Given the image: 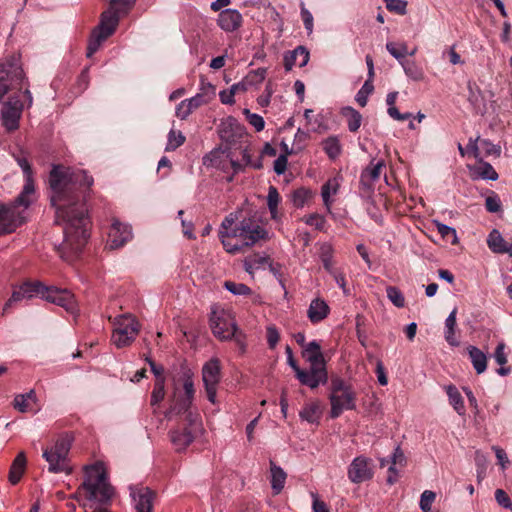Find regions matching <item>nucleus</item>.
I'll return each instance as SVG.
<instances>
[{"instance_id":"23","label":"nucleus","mask_w":512,"mask_h":512,"mask_svg":"<svg viewBox=\"0 0 512 512\" xmlns=\"http://www.w3.org/2000/svg\"><path fill=\"white\" fill-rule=\"evenodd\" d=\"M303 357L311 367L326 368L321 346L317 341H311L305 345Z\"/></svg>"},{"instance_id":"16","label":"nucleus","mask_w":512,"mask_h":512,"mask_svg":"<svg viewBox=\"0 0 512 512\" xmlns=\"http://www.w3.org/2000/svg\"><path fill=\"white\" fill-rule=\"evenodd\" d=\"M243 16L237 9L226 8L217 16V26L226 33L238 31L243 26Z\"/></svg>"},{"instance_id":"4","label":"nucleus","mask_w":512,"mask_h":512,"mask_svg":"<svg viewBox=\"0 0 512 512\" xmlns=\"http://www.w3.org/2000/svg\"><path fill=\"white\" fill-rule=\"evenodd\" d=\"M135 2L136 0H110L108 9L102 13L101 21L91 35L87 57H91L102 42L114 33L120 17L128 14Z\"/></svg>"},{"instance_id":"37","label":"nucleus","mask_w":512,"mask_h":512,"mask_svg":"<svg viewBox=\"0 0 512 512\" xmlns=\"http://www.w3.org/2000/svg\"><path fill=\"white\" fill-rule=\"evenodd\" d=\"M446 392H447V395L449 398V403L453 406L455 411L459 415H464L465 411H466L465 405H464L463 398H462L460 392L458 391V389L454 385H448L446 387Z\"/></svg>"},{"instance_id":"42","label":"nucleus","mask_w":512,"mask_h":512,"mask_svg":"<svg viewBox=\"0 0 512 512\" xmlns=\"http://www.w3.org/2000/svg\"><path fill=\"white\" fill-rule=\"evenodd\" d=\"M270 264V259L267 256L254 255L250 258H247L244 262L245 270L249 274H253L254 270H257L265 265Z\"/></svg>"},{"instance_id":"6","label":"nucleus","mask_w":512,"mask_h":512,"mask_svg":"<svg viewBox=\"0 0 512 512\" xmlns=\"http://www.w3.org/2000/svg\"><path fill=\"white\" fill-rule=\"evenodd\" d=\"M329 400L331 418H338L343 411L356 408V393L351 385L341 378L332 380Z\"/></svg>"},{"instance_id":"5","label":"nucleus","mask_w":512,"mask_h":512,"mask_svg":"<svg viewBox=\"0 0 512 512\" xmlns=\"http://www.w3.org/2000/svg\"><path fill=\"white\" fill-rule=\"evenodd\" d=\"M80 490L90 502L104 504L110 501L114 490L108 483L107 473L102 463H95L86 467L85 479Z\"/></svg>"},{"instance_id":"35","label":"nucleus","mask_w":512,"mask_h":512,"mask_svg":"<svg viewBox=\"0 0 512 512\" xmlns=\"http://www.w3.org/2000/svg\"><path fill=\"white\" fill-rule=\"evenodd\" d=\"M467 350L475 371L478 374H482L483 372H485L487 368L486 354L475 346H469Z\"/></svg>"},{"instance_id":"19","label":"nucleus","mask_w":512,"mask_h":512,"mask_svg":"<svg viewBox=\"0 0 512 512\" xmlns=\"http://www.w3.org/2000/svg\"><path fill=\"white\" fill-rule=\"evenodd\" d=\"M132 238V230L131 227L127 224L120 223L119 221H114L111 225L107 246L110 249H117L122 247L125 243H127Z\"/></svg>"},{"instance_id":"62","label":"nucleus","mask_w":512,"mask_h":512,"mask_svg":"<svg viewBox=\"0 0 512 512\" xmlns=\"http://www.w3.org/2000/svg\"><path fill=\"white\" fill-rule=\"evenodd\" d=\"M311 497L313 499V503H312L313 512H330L326 503L319 499L317 493L311 492Z\"/></svg>"},{"instance_id":"2","label":"nucleus","mask_w":512,"mask_h":512,"mask_svg":"<svg viewBox=\"0 0 512 512\" xmlns=\"http://www.w3.org/2000/svg\"><path fill=\"white\" fill-rule=\"evenodd\" d=\"M233 214L225 217L219 229V238L226 252L237 254L254 246L257 242L269 240V232L261 225L256 216L242 219L234 225Z\"/></svg>"},{"instance_id":"58","label":"nucleus","mask_w":512,"mask_h":512,"mask_svg":"<svg viewBox=\"0 0 512 512\" xmlns=\"http://www.w3.org/2000/svg\"><path fill=\"white\" fill-rule=\"evenodd\" d=\"M437 231L443 238H452V243L456 242L457 234L454 228L442 223H437Z\"/></svg>"},{"instance_id":"18","label":"nucleus","mask_w":512,"mask_h":512,"mask_svg":"<svg viewBox=\"0 0 512 512\" xmlns=\"http://www.w3.org/2000/svg\"><path fill=\"white\" fill-rule=\"evenodd\" d=\"M297 379L302 385L311 389L317 388L320 384H325L328 380L326 368L309 367V370L297 368L295 373Z\"/></svg>"},{"instance_id":"64","label":"nucleus","mask_w":512,"mask_h":512,"mask_svg":"<svg viewBox=\"0 0 512 512\" xmlns=\"http://www.w3.org/2000/svg\"><path fill=\"white\" fill-rule=\"evenodd\" d=\"M193 110L187 105L186 101L183 100L176 107V116L182 120L186 119Z\"/></svg>"},{"instance_id":"41","label":"nucleus","mask_w":512,"mask_h":512,"mask_svg":"<svg viewBox=\"0 0 512 512\" xmlns=\"http://www.w3.org/2000/svg\"><path fill=\"white\" fill-rule=\"evenodd\" d=\"M386 49L400 64L405 61V57L408 55V48L405 43L387 42Z\"/></svg>"},{"instance_id":"12","label":"nucleus","mask_w":512,"mask_h":512,"mask_svg":"<svg viewBox=\"0 0 512 512\" xmlns=\"http://www.w3.org/2000/svg\"><path fill=\"white\" fill-rule=\"evenodd\" d=\"M220 362L218 359L213 358L204 364L202 368V380L204 383L205 391L208 400L216 403L217 387L220 382Z\"/></svg>"},{"instance_id":"28","label":"nucleus","mask_w":512,"mask_h":512,"mask_svg":"<svg viewBox=\"0 0 512 512\" xmlns=\"http://www.w3.org/2000/svg\"><path fill=\"white\" fill-rule=\"evenodd\" d=\"M36 401L37 397L34 390H30L25 394L17 395L14 398L13 406L16 410H18L21 413H35L37 411Z\"/></svg>"},{"instance_id":"36","label":"nucleus","mask_w":512,"mask_h":512,"mask_svg":"<svg viewBox=\"0 0 512 512\" xmlns=\"http://www.w3.org/2000/svg\"><path fill=\"white\" fill-rule=\"evenodd\" d=\"M474 178H481L495 181L498 179V174L491 164L487 162H480L477 166L471 168Z\"/></svg>"},{"instance_id":"14","label":"nucleus","mask_w":512,"mask_h":512,"mask_svg":"<svg viewBox=\"0 0 512 512\" xmlns=\"http://www.w3.org/2000/svg\"><path fill=\"white\" fill-rule=\"evenodd\" d=\"M204 164L228 172L233 171L236 174L243 170V164L232 159L228 152L223 150H214L204 158Z\"/></svg>"},{"instance_id":"40","label":"nucleus","mask_w":512,"mask_h":512,"mask_svg":"<svg viewBox=\"0 0 512 512\" xmlns=\"http://www.w3.org/2000/svg\"><path fill=\"white\" fill-rule=\"evenodd\" d=\"M401 66L407 77L412 79L413 81H422L425 77L424 71L421 67H419L414 61L401 62Z\"/></svg>"},{"instance_id":"33","label":"nucleus","mask_w":512,"mask_h":512,"mask_svg":"<svg viewBox=\"0 0 512 512\" xmlns=\"http://www.w3.org/2000/svg\"><path fill=\"white\" fill-rule=\"evenodd\" d=\"M456 316H457V308L455 307L448 317L445 320V332L444 337L447 343L450 346L457 347L459 346V341L457 340L456 333Z\"/></svg>"},{"instance_id":"45","label":"nucleus","mask_w":512,"mask_h":512,"mask_svg":"<svg viewBox=\"0 0 512 512\" xmlns=\"http://www.w3.org/2000/svg\"><path fill=\"white\" fill-rule=\"evenodd\" d=\"M165 396V389H164V377H160L156 379L154 388L151 394V405L156 406L158 405Z\"/></svg>"},{"instance_id":"1","label":"nucleus","mask_w":512,"mask_h":512,"mask_svg":"<svg viewBox=\"0 0 512 512\" xmlns=\"http://www.w3.org/2000/svg\"><path fill=\"white\" fill-rule=\"evenodd\" d=\"M92 184V177L83 170L54 165L50 172V200L55 208L56 223L63 227L64 233L59 251L66 261H72L87 243L88 219L83 195Z\"/></svg>"},{"instance_id":"15","label":"nucleus","mask_w":512,"mask_h":512,"mask_svg":"<svg viewBox=\"0 0 512 512\" xmlns=\"http://www.w3.org/2000/svg\"><path fill=\"white\" fill-rule=\"evenodd\" d=\"M373 477V469L371 460L358 456L349 465L348 478L352 483H362L370 480Z\"/></svg>"},{"instance_id":"27","label":"nucleus","mask_w":512,"mask_h":512,"mask_svg":"<svg viewBox=\"0 0 512 512\" xmlns=\"http://www.w3.org/2000/svg\"><path fill=\"white\" fill-rule=\"evenodd\" d=\"M467 149L472 151L475 157H479L482 153L493 156H499L501 153L499 146L492 144L488 140L479 141V138H476L475 140L470 139Z\"/></svg>"},{"instance_id":"21","label":"nucleus","mask_w":512,"mask_h":512,"mask_svg":"<svg viewBox=\"0 0 512 512\" xmlns=\"http://www.w3.org/2000/svg\"><path fill=\"white\" fill-rule=\"evenodd\" d=\"M385 167L383 160L376 163L373 161L361 173L360 183L365 190H371L373 184L380 178L382 170Z\"/></svg>"},{"instance_id":"3","label":"nucleus","mask_w":512,"mask_h":512,"mask_svg":"<svg viewBox=\"0 0 512 512\" xmlns=\"http://www.w3.org/2000/svg\"><path fill=\"white\" fill-rule=\"evenodd\" d=\"M34 296H40L42 299L61 306L71 313L76 311V300L70 291L56 287H47L40 282H28L20 286L6 302L4 310L15 302L30 299Z\"/></svg>"},{"instance_id":"20","label":"nucleus","mask_w":512,"mask_h":512,"mask_svg":"<svg viewBox=\"0 0 512 512\" xmlns=\"http://www.w3.org/2000/svg\"><path fill=\"white\" fill-rule=\"evenodd\" d=\"M21 111L22 106L18 101H9L3 105L1 110L2 123L7 130L12 131L18 128Z\"/></svg>"},{"instance_id":"25","label":"nucleus","mask_w":512,"mask_h":512,"mask_svg":"<svg viewBox=\"0 0 512 512\" xmlns=\"http://www.w3.org/2000/svg\"><path fill=\"white\" fill-rule=\"evenodd\" d=\"M487 245L491 251L498 254H508L512 256V242H507L501 233L494 229L487 238Z\"/></svg>"},{"instance_id":"48","label":"nucleus","mask_w":512,"mask_h":512,"mask_svg":"<svg viewBox=\"0 0 512 512\" xmlns=\"http://www.w3.org/2000/svg\"><path fill=\"white\" fill-rule=\"evenodd\" d=\"M310 198L311 192L308 189L299 188L294 191L292 195V202L295 207L302 208Z\"/></svg>"},{"instance_id":"55","label":"nucleus","mask_w":512,"mask_h":512,"mask_svg":"<svg viewBox=\"0 0 512 512\" xmlns=\"http://www.w3.org/2000/svg\"><path fill=\"white\" fill-rule=\"evenodd\" d=\"M301 18L304 23V27L307 30L308 35L312 34L314 27V19L311 12L305 7V4L301 3Z\"/></svg>"},{"instance_id":"39","label":"nucleus","mask_w":512,"mask_h":512,"mask_svg":"<svg viewBox=\"0 0 512 512\" xmlns=\"http://www.w3.org/2000/svg\"><path fill=\"white\" fill-rule=\"evenodd\" d=\"M342 114L347 118L348 129L351 132H356L361 126V114L352 107H345L342 110Z\"/></svg>"},{"instance_id":"53","label":"nucleus","mask_w":512,"mask_h":512,"mask_svg":"<svg viewBox=\"0 0 512 512\" xmlns=\"http://www.w3.org/2000/svg\"><path fill=\"white\" fill-rule=\"evenodd\" d=\"M436 498V494L431 490H425L421 494L420 508L423 512H430L432 504Z\"/></svg>"},{"instance_id":"60","label":"nucleus","mask_w":512,"mask_h":512,"mask_svg":"<svg viewBox=\"0 0 512 512\" xmlns=\"http://www.w3.org/2000/svg\"><path fill=\"white\" fill-rule=\"evenodd\" d=\"M495 499L500 506L506 509H512V502L510 500V497L504 490L497 489L495 491Z\"/></svg>"},{"instance_id":"7","label":"nucleus","mask_w":512,"mask_h":512,"mask_svg":"<svg viewBox=\"0 0 512 512\" xmlns=\"http://www.w3.org/2000/svg\"><path fill=\"white\" fill-rule=\"evenodd\" d=\"M183 427L171 431L170 439L177 451L186 449L195 439V436L201 430V421L199 415L194 412L180 414Z\"/></svg>"},{"instance_id":"51","label":"nucleus","mask_w":512,"mask_h":512,"mask_svg":"<svg viewBox=\"0 0 512 512\" xmlns=\"http://www.w3.org/2000/svg\"><path fill=\"white\" fill-rule=\"evenodd\" d=\"M242 161L245 166H249L254 169L262 168V157L258 156L256 159H253L251 150L248 147L242 151Z\"/></svg>"},{"instance_id":"31","label":"nucleus","mask_w":512,"mask_h":512,"mask_svg":"<svg viewBox=\"0 0 512 512\" xmlns=\"http://www.w3.org/2000/svg\"><path fill=\"white\" fill-rule=\"evenodd\" d=\"M340 188V178L334 177L329 179L321 189V196L324 202L325 207L328 211L331 209V204L333 202L332 196L338 193Z\"/></svg>"},{"instance_id":"38","label":"nucleus","mask_w":512,"mask_h":512,"mask_svg":"<svg viewBox=\"0 0 512 512\" xmlns=\"http://www.w3.org/2000/svg\"><path fill=\"white\" fill-rule=\"evenodd\" d=\"M505 344L503 342H500L493 354V358L496 361L498 365L501 367L497 370V373L501 376H506L511 372L510 367H504V365L507 363V355L505 353Z\"/></svg>"},{"instance_id":"13","label":"nucleus","mask_w":512,"mask_h":512,"mask_svg":"<svg viewBox=\"0 0 512 512\" xmlns=\"http://www.w3.org/2000/svg\"><path fill=\"white\" fill-rule=\"evenodd\" d=\"M23 221L22 211L17 210L15 205H0V236L14 232Z\"/></svg>"},{"instance_id":"57","label":"nucleus","mask_w":512,"mask_h":512,"mask_svg":"<svg viewBox=\"0 0 512 512\" xmlns=\"http://www.w3.org/2000/svg\"><path fill=\"white\" fill-rule=\"evenodd\" d=\"M198 94L202 96L206 103H209L215 97V87L211 83L202 80Z\"/></svg>"},{"instance_id":"32","label":"nucleus","mask_w":512,"mask_h":512,"mask_svg":"<svg viewBox=\"0 0 512 512\" xmlns=\"http://www.w3.org/2000/svg\"><path fill=\"white\" fill-rule=\"evenodd\" d=\"M316 246L318 247V256L323 263L324 269L327 272H332V269H334V262H333V255H334V248L333 246L328 242H320L317 243Z\"/></svg>"},{"instance_id":"11","label":"nucleus","mask_w":512,"mask_h":512,"mask_svg":"<svg viewBox=\"0 0 512 512\" xmlns=\"http://www.w3.org/2000/svg\"><path fill=\"white\" fill-rule=\"evenodd\" d=\"M183 391H184V395L180 396L177 394V388H175L174 403L166 414V417L168 419H172L173 417L180 415V414H186V413L192 412L190 410V407L192 404L195 390H194L193 380L190 376L184 377Z\"/></svg>"},{"instance_id":"9","label":"nucleus","mask_w":512,"mask_h":512,"mask_svg":"<svg viewBox=\"0 0 512 512\" xmlns=\"http://www.w3.org/2000/svg\"><path fill=\"white\" fill-rule=\"evenodd\" d=\"M112 343L117 348L131 345L139 333L140 325L136 318L130 314L120 315L113 320Z\"/></svg>"},{"instance_id":"22","label":"nucleus","mask_w":512,"mask_h":512,"mask_svg":"<svg viewBox=\"0 0 512 512\" xmlns=\"http://www.w3.org/2000/svg\"><path fill=\"white\" fill-rule=\"evenodd\" d=\"M36 190L33 180L25 181L23 189L14 202L15 208L20 211L26 210L36 200Z\"/></svg>"},{"instance_id":"50","label":"nucleus","mask_w":512,"mask_h":512,"mask_svg":"<svg viewBox=\"0 0 512 512\" xmlns=\"http://www.w3.org/2000/svg\"><path fill=\"white\" fill-rule=\"evenodd\" d=\"M302 221L306 225L314 227L317 230H323L324 226H325V223H326V220H325L324 216H322L320 214H317V213H313V214H310L308 216H304L302 218Z\"/></svg>"},{"instance_id":"17","label":"nucleus","mask_w":512,"mask_h":512,"mask_svg":"<svg viewBox=\"0 0 512 512\" xmlns=\"http://www.w3.org/2000/svg\"><path fill=\"white\" fill-rule=\"evenodd\" d=\"M130 495L134 502L136 512H152L154 492L145 486H131Z\"/></svg>"},{"instance_id":"34","label":"nucleus","mask_w":512,"mask_h":512,"mask_svg":"<svg viewBox=\"0 0 512 512\" xmlns=\"http://www.w3.org/2000/svg\"><path fill=\"white\" fill-rule=\"evenodd\" d=\"M270 472H271V487L274 494H279L285 485L287 474L285 471L277 466L275 463H270Z\"/></svg>"},{"instance_id":"46","label":"nucleus","mask_w":512,"mask_h":512,"mask_svg":"<svg viewBox=\"0 0 512 512\" xmlns=\"http://www.w3.org/2000/svg\"><path fill=\"white\" fill-rule=\"evenodd\" d=\"M374 86L370 80H366L361 89L356 94V101L361 106L364 107L367 104L368 96L373 92Z\"/></svg>"},{"instance_id":"10","label":"nucleus","mask_w":512,"mask_h":512,"mask_svg":"<svg viewBox=\"0 0 512 512\" xmlns=\"http://www.w3.org/2000/svg\"><path fill=\"white\" fill-rule=\"evenodd\" d=\"M210 325L213 334L220 340L231 339L236 331V325L230 314L223 309L214 308L211 312Z\"/></svg>"},{"instance_id":"47","label":"nucleus","mask_w":512,"mask_h":512,"mask_svg":"<svg viewBox=\"0 0 512 512\" xmlns=\"http://www.w3.org/2000/svg\"><path fill=\"white\" fill-rule=\"evenodd\" d=\"M386 293L388 299L398 308H402L405 306V298L403 293L394 286H388L386 288Z\"/></svg>"},{"instance_id":"29","label":"nucleus","mask_w":512,"mask_h":512,"mask_svg":"<svg viewBox=\"0 0 512 512\" xmlns=\"http://www.w3.org/2000/svg\"><path fill=\"white\" fill-rule=\"evenodd\" d=\"M27 465L25 453L22 451L13 460L9 470V482L16 485L22 478Z\"/></svg>"},{"instance_id":"63","label":"nucleus","mask_w":512,"mask_h":512,"mask_svg":"<svg viewBox=\"0 0 512 512\" xmlns=\"http://www.w3.org/2000/svg\"><path fill=\"white\" fill-rule=\"evenodd\" d=\"M280 203V195L274 186H270L267 195L268 208L278 206Z\"/></svg>"},{"instance_id":"56","label":"nucleus","mask_w":512,"mask_h":512,"mask_svg":"<svg viewBox=\"0 0 512 512\" xmlns=\"http://www.w3.org/2000/svg\"><path fill=\"white\" fill-rule=\"evenodd\" d=\"M386 8L390 11L396 12L399 15L406 14L407 2L404 0H383Z\"/></svg>"},{"instance_id":"49","label":"nucleus","mask_w":512,"mask_h":512,"mask_svg":"<svg viewBox=\"0 0 512 512\" xmlns=\"http://www.w3.org/2000/svg\"><path fill=\"white\" fill-rule=\"evenodd\" d=\"M224 287L230 293H232L234 295L246 296V295H250L251 294V289L247 285H245L243 283H236V282H233V281H225Z\"/></svg>"},{"instance_id":"43","label":"nucleus","mask_w":512,"mask_h":512,"mask_svg":"<svg viewBox=\"0 0 512 512\" xmlns=\"http://www.w3.org/2000/svg\"><path fill=\"white\" fill-rule=\"evenodd\" d=\"M323 149L331 159L337 158L341 153V146L337 137H329L323 141Z\"/></svg>"},{"instance_id":"8","label":"nucleus","mask_w":512,"mask_h":512,"mask_svg":"<svg viewBox=\"0 0 512 512\" xmlns=\"http://www.w3.org/2000/svg\"><path fill=\"white\" fill-rule=\"evenodd\" d=\"M71 441L68 437L58 438L51 446L43 451V458L49 464V471L52 473H70L68 454Z\"/></svg>"},{"instance_id":"59","label":"nucleus","mask_w":512,"mask_h":512,"mask_svg":"<svg viewBox=\"0 0 512 512\" xmlns=\"http://www.w3.org/2000/svg\"><path fill=\"white\" fill-rule=\"evenodd\" d=\"M485 206H486L487 211H489L491 213L499 212L502 207L501 200L495 194L488 196L485 200Z\"/></svg>"},{"instance_id":"61","label":"nucleus","mask_w":512,"mask_h":512,"mask_svg":"<svg viewBox=\"0 0 512 512\" xmlns=\"http://www.w3.org/2000/svg\"><path fill=\"white\" fill-rule=\"evenodd\" d=\"M16 161L23 171L25 181L33 180V172L28 160L23 157H18Z\"/></svg>"},{"instance_id":"30","label":"nucleus","mask_w":512,"mask_h":512,"mask_svg":"<svg viewBox=\"0 0 512 512\" xmlns=\"http://www.w3.org/2000/svg\"><path fill=\"white\" fill-rule=\"evenodd\" d=\"M321 408L320 404L317 401H312L306 403L303 408L299 412V417L301 420L306 421L308 423H318L321 418Z\"/></svg>"},{"instance_id":"54","label":"nucleus","mask_w":512,"mask_h":512,"mask_svg":"<svg viewBox=\"0 0 512 512\" xmlns=\"http://www.w3.org/2000/svg\"><path fill=\"white\" fill-rule=\"evenodd\" d=\"M266 338L269 348L274 349L280 340V333L275 325L271 324L267 326Z\"/></svg>"},{"instance_id":"24","label":"nucleus","mask_w":512,"mask_h":512,"mask_svg":"<svg viewBox=\"0 0 512 512\" xmlns=\"http://www.w3.org/2000/svg\"><path fill=\"white\" fill-rule=\"evenodd\" d=\"M329 312L330 307L327 302L321 298H315L309 305L307 317L313 324H316L327 318Z\"/></svg>"},{"instance_id":"44","label":"nucleus","mask_w":512,"mask_h":512,"mask_svg":"<svg viewBox=\"0 0 512 512\" xmlns=\"http://www.w3.org/2000/svg\"><path fill=\"white\" fill-rule=\"evenodd\" d=\"M185 142V136L180 131L171 129L168 134L166 150L173 151Z\"/></svg>"},{"instance_id":"26","label":"nucleus","mask_w":512,"mask_h":512,"mask_svg":"<svg viewBox=\"0 0 512 512\" xmlns=\"http://www.w3.org/2000/svg\"><path fill=\"white\" fill-rule=\"evenodd\" d=\"M308 61V50L303 46H299L295 48L293 51L285 54L284 67L286 71H290L295 65H298L299 67H304L308 63Z\"/></svg>"},{"instance_id":"52","label":"nucleus","mask_w":512,"mask_h":512,"mask_svg":"<svg viewBox=\"0 0 512 512\" xmlns=\"http://www.w3.org/2000/svg\"><path fill=\"white\" fill-rule=\"evenodd\" d=\"M244 115L246 116L247 121L251 124L257 132H260L265 127V122L262 116L250 112L249 109H244Z\"/></svg>"}]
</instances>
